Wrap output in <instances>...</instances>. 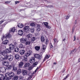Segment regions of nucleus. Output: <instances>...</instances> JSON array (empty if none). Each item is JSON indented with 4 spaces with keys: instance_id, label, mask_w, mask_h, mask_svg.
Wrapping results in <instances>:
<instances>
[{
    "instance_id": "nucleus-55",
    "label": "nucleus",
    "mask_w": 80,
    "mask_h": 80,
    "mask_svg": "<svg viewBox=\"0 0 80 80\" xmlns=\"http://www.w3.org/2000/svg\"><path fill=\"white\" fill-rule=\"evenodd\" d=\"M74 40H73V41H75V39H76V37H75V36H74Z\"/></svg>"
},
{
    "instance_id": "nucleus-28",
    "label": "nucleus",
    "mask_w": 80,
    "mask_h": 80,
    "mask_svg": "<svg viewBox=\"0 0 80 80\" xmlns=\"http://www.w3.org/2000/svg\"><path fill=\"white\" fill-rule=\"evenodd\" d=\"M50 56V55H47L45 57L44 61H45V60H46V59H48V58H49Z\"/></svg>"
},
{
    "instance_id": "nucleus-40",
    "label": "nucleus",
    "mask_w": 80,
    "mask_h": 80,
    "mask_svg": "<svg viewBox=\"0 0 80 80\" xmlns=\"http://www.w3.org/2000/svg\"><path fill=\"white\" fill-rule=\"evenodd\" d=\"M48 43V40L47 39H46V41L45 42V43L46 45H47V43Z\"/></svg>"
},
{
    "instance_id": "nucleus-17",
    "label": "nucleus",
    "mask_w": 80,
    "mask_h": 80,
    "mask_svg": "<svg viewBox=\"0 0 80 80\" xmlns=\"http://www.w3.org/2000/svg\"><path fill=\"white\" fill-rule=\"evenodd\" d=\"M23 33V32L22 30H19L18 31V34L19 35H22Z\"/></svg>"
},
{
    "instance_id": "nucleus-37",
    "label": "nucleus",
    "mask_w": 80,
    "mask_h": 80,
    "mask_svg": "<svg viewBox=\"0 0 80 80\" xmlns=\"http://www.w3.org/2000/svg\"><path fill=\"white\" fill-rule=\"evenodd\" d=\"M23 44H20L19 45V47L20 48H23Z\"/></svg>"
},
{
    "instance_id": "nucleus-18",
    "label": "nucleus",
    "mask_w": 80,
    "mask_h": 80,
    "mask_svg": "<svg viewBox=\"0 0 80 80\" xmlns=\"http://www.w3.org/2000/svg\"><path fill=\"white\" fill-rule=\"evenodd\" d=\"M12 49H10V48L7 49H6V51L7 52V53H10L12 52Z\"/></svg>"
},
{
    "instance_id": "nucleus-39",
    "label": "nucleus",
    "mask_w": 80,
    "mask_h": 80,
    "mask_svg": "<svg viewBox=\"0 0 80 80\" xmlns=\"http://www.w3.org/2000/svg\"><path fill=\"white\" fill-rule=\"evenodd\" d=\"M35 40H36V38L35 37H33L31 38V40L32 42H33V41H35Z\"/></svg>"
},
{
    "instance_id": "nucleus-1",
    "label": "nucleus",
    "mask_w": 80,
    "mask_h": 80,
    "mask_svg": "<svg viewBox=\"0 0 80 80\" xmlns=\"http://www.w3.org/2000/svg\"><path fill=\"white\" fill-rule=\"evenodd\" d=\"M14 75V73L13 72L6 73V78H6V80H8L11 79V78L13 77Z\"/></svg>"
},
{
    "instance_id": "nucleus-35",
    "label": "nucleus",
    "mask_w": 80,
    "mask_h": 80,
    "mask_svg": "<svg viewBox=\"0 0 80 80\" xmlns=\"http://www.w3.org/2000/svg\"><path fill=\"white\" fill-rule=\"evenodd\" d=\"M33 67H34L33 66H31L28 68L29 70H32L33 69Z\"/></svg>"
},
{
    "instance_id": "nucleus-7",
    "label": "nucleus",
    "mask_w": 80,
    "mask_h": 80,
    "mask_svg": "<svg viewBox=\"0 0 80 80\" xmlns=\"http://www.w3.org/2000/svg\"><path fill=\"white\" fill-rule=\"evenodd\" d=\"M24 65V63L22 62H20L18 64L19 68H22L23 66Z\"/></svg>"
},
{
    "instance_id": "nucleus-63",
    "label": "nucleus",
    "mask_w": 80,
    "mask_h": 80,
    "mask_svg": "<svg viewBox=\"0 0 80 80\" xmlns=\"http://www.w3.org/2000/svg\"><path fill=\"white\" fill-rule=\"evenodd\" d=\"M75 24H76V22H77V21H75Z\"/></svg>"
},
{
    "instance_id": "nucleus-11",
    "label": "nucleus",
    "mask_w": 80,
    "mask_h": 80,
    "mask_svg": "<svg viewBox=\"0 0 80 80\" xmlns=\"http://www.w3.org/2000/svg\"><path fill=\"white\" fill-rule=\"evenodd\" d=\"M44 25H45L47 28H51L50 26H48V22H44Z\"/></svg>"
},
{
    "instance_id": "nucleus-19",
    "label": "nucleus",
    "mask_w": 80,
    "mask_h": 80,
    "mask_svg": "<svg viewBox=\"0 0 80 80\" xmlns=\"http://www.w3.org/2000/svg\"><path fill=\"white\" fill-rule=\"evenodd\" d=\"M3 64L4 65H5V66H8L9 63H8V61H4L3 62Z\"/></svg>"
},
{
    "instance_id": "nucleus-12",
    "label": "nucleus",
    "mask_w": 80,
    "mask_h": 80,
    "mask_svg": "<svg viewBox=\"0 0 80 80\" xmlns=\"http://www.w3.org/2000/svg\"><path fill=\"white\" fill-rule=\"evenodd\" d=\"M35 58H32L30 60L29 62L31 63H33L35 62Z\"/></svg>"
},
{
    "instance_id": "nucleus-6",
    "label": "nucleus",
    "mask_w": 80,
    "mask_h": 80,
    "mask_svg": "<svg viewBox=\"0 0 80 80\" xmlns=\"http://www.w3.org/2000/svg\"><path fill=\"white\" fill-rule=\"evenodd\" d=\"M22 73L23 75L25 76L27 75V73H28V72L26 70H23L22 71Z\"/></svg>"
},
{
    "instance_id": "nucleus-22",
    "label": "nucleus",
    "mask_w": 80,
    "mask_h": 80,
    "mask_svg": "<svg viewBox=\"0 0 80 80\" xmlns=\"http://www.w3.org/2000/svg\"><path fill=\"white\" fill-rule=\"evenodd\" d=\"M19 52L21 55H23L25 53V50H21L19 51Z\"/></svg>"
},
{
    "instance_id": "nucleus-62",
    "label": "nucleus",
    "mask_w": 80,
    "mask_h": 80,
    "mask_svg": "<svg viewBox=\"0 0 80 80\" xmlns=\"http://www.w3.org/2000/svg\"><path fill=\"white\" fill-rule=\"evenodd\" d=\"M65 38L63 39V40H62V41H65Z\"/></svg>"
},
{
    "instance_id": "nucleus-9",
    "label": "nucleus",
    "mask_w": 80,
    "mask_h": 80,
    "mask_svg": "<svg viewBox=\"0 0 80 80\" xmlns=\"http://www.w3.org/2000/svg\"><path fill=\"white\" fill-rule=\"evenodd\" d=\"M34 58L40 60L42 58V57L38 54H35L34 55Z\"/></svg>"
},
{
    "instance_id": "nucleus-58",
    "label": "nucleus",
    "mask_w": 80,
    "mask_h": 80,
    "mask_svg": "<svg viewBox=\"0 0 80 80\" xmlns=\"http://www.w3.org/2000/svg\"><path fill=\"white\" fill-rule=\"evenodd\" d=\"M2 51H0V54H1V53L2 54Z\"/></svg>"
},
{
    "instance_id": "nucleus-13",
    "label": "nucleus",
    "mask_w": 80,
    "mask_h": 80,
    "mask_svg": "<svg viewBox=\"0 0 80 80\" xmlns=\"http://www.w3.org/2000/svg\"><path fill=\"white\" fill-rule=\"evenodd\" d=\"M32 53V51L30 50H29L26 53L27 55L28 56H30L31 55Z\"/></svg>"
},
{
    "instance_id": "nucleus-48",
    "label": "nucleus",
    "mask_w": 80,
    "mask_h": 80,
    "mask_svg": "<svg viewBox=\"0 0 80 80\" xmlns=\"http://www.w3.org/2000/svg\"><path fill=\"white\" fill-rule=\"evenodd\" d=\"M50 48H53V46L52 45V43H50Z\"/></svg>"
},
{
    "instance_id": "nucleus-24",
    "label": "nucleus",
    "mask_w": 80,
    "mask_h": 80,
    "mask_svg": "<svg viewBox=\"0 0 80 80\" xmlns=\"http://www.w3.org/2000/svg\"><path fill=\"white\" fill-rule=\"evenodd\" d=\"M10 32H14L15 31V28L13 27L11 28L10 29Z\"/></svg>"
},
{
    "instance_id": "nucleus-45",
    "label": "nucleus",
    "mask_w": 80,
    "mask_h": 80,
    "mask_svg": "<svg viewBox=\"0 0 80 80\" xmlns=\"http://www.w3.org/2000/svg\"><path fill=\"white\" fill-rule=\"evenodd\" d=\"M30 26H32V27H35V25L34 23H31L30 24Z\"/></svg>"
},
{
    "instance_id": "nucleus-56",
    "label": "nucleus",
    "mask_w": 80,
    "mask_h": 80,
    "mask_svg": "<svg viewBox=\"0 0 80 80\" xmlns=\"http://www.w3.org/2000/svg\"><path fill=\"white\" fill-rule=\"evenodd\" d=\"M38 67L36 69V70H35V73L37 72V70H38Z\"/></svg>"
},
{
    "instance_id": "nucleus-57",
    "label": "nucleus",
    "mask_w": 80,
    "mask_h": 80,
    "mask_svg": "<svg viewBox=\"0 0 80 80\" xmlns=\"http://www.w3.org/2000/svg\"><path fill=\"white\" fill-rule=\"evenodd\" d=\"M3 21H1L0 22V24H2V23H3Z\"/></svg>"
},
{
    "instance_id": "nucleus-46",
    "label": "nucleus",
    "mask_w": 80,
    "mask_h": 80,
    "mask_svg": "<svg viewBox=\"0 0 80 80\" xmlns=\"http://www.w3.org/2000/svg\"><path fill=\"white\" fill-rule=\"evenodd\" d=\"M43 48H42V49L43 50H45L46 49V46H42Z\"/></svg>"
},
{
    "instance_id": "nucleus-53",
    "label": "nucleus",
    "mask_w": 80,
    "mask_h": 80,
    "mask_svg": "<svg viewBox=\"0 0 80 80\" xmlns=\"http://www.w3.org/2000/svg\"><path fill=\"white\" fill-rule=\"evenodd\" d=\"M75 49L73 50L72 51H71V52H70V54H71L72 52H75Z\"/></svg>"
},
{
    "instance_id": "nucleus-32",
    "label": "nucleus",
    "mask_w": 80,
    "mask_h": 80,
    "mask_svg": "<svg viewBox=\"0 0 80 80\" xmlns=\"http://www.w3.org/2000/svg\"><path fill=\"white\" fill-rule=\"evenodd\" d=\"M13 70H14V71H16L17 70V67H15V66H13Z\"/></svg>"
},
{
    "instance_id": "nucleus-27",
    "label": "nucleus",
    "mask_w": 80,
    "mask_h": 80,
    "mask_svg": "<svg viewBox=\"0 0 80 80\" xmlns=\"http://www.w3.org/2000/svg\"><path fill=\"white\" fill-rule=\"evenodd\" d=\"M12 67L13 66H11V65H9L7 69L8 70H10L12 68Z\"/></svg>"
},
{
    "instance_id": "nucleus-44",
    "label": "nucleus",
    "mask_w": 80,
    "mask_h": 80,
    "mask_svg": "<svg viewBox=\"0 0 80 80\" xmlns=\"http://www.w3.org/2000/svg\"><path fill=\"white\" fill-rule=\"evenodd\" d=\"M30 42H26V45H30Z\"/></svg>"
},
{
    "instance_id": "nucleus-14",
    "label": "nucleus",
    "mask_w": 80,
    "mask_h": 80,
    "mask_svg": "<svg viewBox=\"0 0 80 80\" xmlns=\"http://www.w3.org/2000/svg\"><path fill=\"white\" fill-rule=\"evenodd\" d=\"M20 42L21 43H25V42H27V39L24 38H22L20 39Z\"/></svg>"
},
{
    "instance_id": "nucleus-51",
    "label": "nucleus",
    "mask_w": 80,
    "mask_h": 80,
    "mask_svg": "<svg viewBox=\"0 0 80 80\" xmlns=\"http://www.w3.org/2000/svg\"><path fill=\"white\" fill-rule=\"evenodd\" d=\"M19 78L20 80H21V79L22 80V79H23V77H22V76H20Z\"/></svg>"
},
{
    "instance_id": "nucleus-38",
    "label": "nucleus",
    "mask_w": 80,
    "mask_h": 80,
    "mask_svg": "<svg viewBox=\"0 0 80 80\" xmlns=\"http://www.w3.org/2000/svg\"><path fill=\"white\" fill-rule=\"evenodd\" d=\"M38 64V62H36L34 63L33 64V65H32V66L34 67H35V65H37Z\"/></svg>"
},
{
    "instance_id": "nucleus-10",
    "label": "nucleus",
    "mask_w": 80,
    "mask_h": 80,
    "mask_svg": "<svg viewBox=\"0 0 80 80\" xmlns=\"http://www.w3.org/2000/svg\"><path fill=\"white\" fill-rule=\"evenodd\" d=\"M2 55H3L5 59L6 58V57L8 55H7V53L5 51H3L2 53Z\"/></svg>"
},
{
    "instance_id": "nucleus-43",
    "label": "nucleus",
    "mask_w": 80,
    "mask_h": 80,
    "mask_svg": "<svg viewBox=\"0 0 80 80\" xmlns=\"http://www.w3.org/2000/svg\"><path fill=\"white\" fill-rule=\"evenodd\" d=\"M70 17V16L68 15L67 16H65V19H66V20H68V18H69V17Z\"/></svg>"
},
{
    "instance_id": "nucleus-42",
    "label": "nucleus",
    "mask_w": 80,
    "mask_h": 80,
    "mask_svg": "<svg viewBox=\"0 0 80 80\" xmlns=\"http://www.w3.org/2000/svg\"><path fill=\"white\" fill-rule=\"evenodd\" d=\"M47 8H51V7H53L52 5H49L46 6Z\"/></svg>"
},
{
    "instance_id": "nucleus-8",
    "label": "nucleus",
    "mask_w": 80,
    "mask_h": 80,
    "mask_svg": "<svg viewBox=\"0 0 80 80\" xmlns=\"http://www.w3.org/2000/svg\"><path fill=\"white\" fill-rule=\"evenodd\" d=\"M6 70H7V68L5 67H2L0 68V70L3 72H6Z\"/></svg>"
},
{
    "instance_id": "nucleus-59",
    "label": "nucleus",
    "mask_w": 80,
    "mask_h": 80,
    "mask_svg": "<svg viewBox=\"0 0 80 80\" xmlns=\"http://www.w3.org/2000/svg\"><path fill=\"white\" fill-rule=\"evenodd\" d=\"M78 62H80V58H79L78 60Z\"/></svg>"
},
{
    "instance_id": "nucleus-47",
    "label": "nucleus",
    "mask_w": 80,
    "mask_h": 80,
    "mask_svg": "<svg viewBox=\"0 0 80 80\" xmlns=\"http://www.w3.org/2000/svg\"><path fill=\"white\" fill-rule=\"evenodd\" d=\"M5 3L7 4H9L10 3V1H6L5 2Z\"/></svg>"
},
{
    "instance_id": "nucleus-5",
    "label": "nucleus",
    "mask_w": 80,
    "mask_h": 80,
    "mask_svg": "<svg viewBox=\"0 0 80 80\" xmlns=\"http://www.w3.org/2000/svg\"><path fill=\"white\" fill-rule=\"evenodd\" d=\"M9 48L12 50H13L15 48V46L12 44H9Z\"/></svg>"
},
{
    "instance_id": "nucleus-15",
    "label": "nucleus",
    "mask_w": 80,
    "mask_h": 80,
    "mask_svg": "<svg viewBox=\"0 0 80 80\" xmlns=\"http://www.w3.org/2000/svg\"><path fill=\"white\" fill-rule=\"evenodd\" d=\"M41 30V27H40V26L38 24L37 25V32H40Z\"/></svg>"
},
{
    "instance_id": "nucleus-25",
    "label": "nucleus",
    "mask_w": 80,
    "mask_h": 80,
    "mask_svg": "<svg viewBox=\"0 0 80 80\" xmlns=\"http://www.w3.org/2000/svg\"><path fill=\"white\" fill-rule=\"evenodd\" d=\"M8 41L7 40H6L5 41H3L2 43L4 44V45H7V43H8Z\"/></svg>"
},
{
    "instance_id": "nucleus-61",
    "label": "nucleus",
    "mask_w": 80,
    "mask_h": 80,
    "mask_svg": "<svg viewBox=\"0 0 80 80\" xmlns=\"http://www.w3.org/2000/svg\"><path fill=\"white\" fill-rule=\"evenodd\" d=\"M46 2H47V3H50V2L48 1H46Z\"/></svg>"
},
{
    "instance_id": "nucleus-54",
    "label": "nucleus",
    "mask_w": 80,
    "mask_h": 80,
    "mask_svg": "<svg viewBox=\"0 0 80 80\" xmlns=\"http://www.w3.org/2000/svg\"><path fill=\"white\" fill-rule=\"evenodd\" d=\"M32 77L31 76H30L28 78V80H30L32 78Z\"/></svg>"
},
{
    "instance_id": "nucleus-4",
    "label": "nucleus",
    "mask_w": 80,
    "mask_h": 80,
    "mask_svg": "<svg viewBox=\"0 0 80 80\" xmlns=\"http://www.w3.org/2000/svg\"><path fill=\"white\" fill-rule=\"evenodd\" d=\"M24 31V32H28L30 30V27L28 26H26L23 28Z\"/></svg>"
},
{
    "instance_id": "nucleus-41",
    "label": "nucleus",
    "mask_w": 80,
    "mask_h": 80,
    "mask_svg": "<svg viewBox=\"0 0 80 80\" xmlns=\"http://www.w3.org/2000/svg\"><path fill=\"white\" fill-rule=\"evenodd\" d=\"M5 59V58H4L3 57H1V58H0V60L1 61H3V60H4Z\"/></svg>"
},
{
    "instance_id": "nucleus-31",
    "label": "nucleus",
    "mask_w": 80,
    "mask_h": 80,
    "mask_svg": "<svg viewBox=\"0 0 80 80\" xmlns=\"http://www.w3.org/2000/svg\"><path fill=\"white\" fill-rule=\"evenodd\" d=\"M18 76H15L14 78H13V80H18Z\"/></svg>"
},
{
    "instance_id": "nucleus-20",
    "label": "nucleus",
    "mask_w": 80,
    "mask_h": 80,
    "mask_svg": "<svg viewBox=\"0 0 80 80\" xmlns=\"http://www.w3.org/2000/svg\"><path fill=\"white\" fill-rule=\"evenodd\" d=\"M18 26L19 28H20L23 27V24H22V23H19L18 24Z\"/></svg>"
},
{
    "instance_id": "nucleus-49",
    "label": "nucleus",
    "mask_w": 80,
    "mask_h": 80,
    "mask_svg": "<svg viewBox=\"0 0 80 80\" xmlns=\"http://www.w3.org/2000/svg\"><path fill=\"white\" fill-rule=\"evenodd\" d=\"M68 76H69V75L68 74L66 76V77L63 80H65V79H66V78H68Z\"/></svg>"
},
{
    "instance_id": "nucleus-29",
    "label": "nucleus",
    "mask_w": 80,
    "mask_h": 80,
    "mask_svg": "<svg viewBox=\"0 0 80 80\" xmlns=\"http://www.w3.org/2000/svg\"><path fill=\"white\" fill-rule=\"evenodd\" d=\"M27 37L29 38H32V35L30 33H29L27 35Z\"/></svg>"
},
{
    "instance_id": "nucleus-52",
    "label": "nucleus",
    "mask_w": 80,
    "mask_h": 80,
    "mask_svg": "<svg viewBox=\"0 0 80 80\" xmlns=\"http://www.w3.org/2000/svg\"><path fill=\"white\" fill-rule=\"evenodd\" d=\"M20 2L19 1H15V4L16 5V4H17V3H19Z\"/></svg>"
},
{
    "instance_id": "nucleus-3",
    "label": "nucleus",
    "mask_w": 80,
    "mask_h": 80,
    "mask_svg": "<svg viewBox=\"0 0 80 80\" xmlns=\"http://www.w3.org/2000/svg\"><path fill=\"white\" fill-rule=\"evenodd\" d=\"M5 59H8L9 61H12L13 59V56L10 55H8L6 56Z\"/></svg>"
},
{
    "instance_id": "nucleus-64",
    "label": "nucleus",
    "mask_w": 80,
    "mask_h": 80,
    "mask_svg": "<svg viewBox=\"0 0 80 80\" xmlns=\"http://www.w3.org/2000/svg\"><path fill=\"white\" fill-rule=\"evenodd\" d=\"M74 28H73L72 29L73 30H74Z\"/></svg>"
},
{
    "instance_id": "nucleus-33",
    "label": "nucleus",
    "mask_w": 80,
    "mask_h": 80,
    "mask_svg": "<svg viewBox=\"0 0 80 80\" xmlns=\"http://www.w3.org/2000/svg\"><path fill=\"white\" fill-rule=\"evenodd\" d=\"M14 51L15 52H18V51H19V49L18 48H16L15 49Z\"/></svg>"
},
{
    "instance_id": "nucleus-16",
    "label": "nucleus",
    "mask_w": 80,
    "mask_h": 80,
    "mask_svg": "<svg viewBox=\"0 0 80 80\" xmlns=\"http://www.w3.org/2000/svg\"><path fill=\"white\" fill-rule=\"evenodd\" d=\"M14 57L16 60H18L19 59V57H20V56L18 54H16L15 55Z\"/></svg>"
},
{
    "instance_id": "nucleus-21",
    "label": "nucleus",
    "mask_w": 80,
    "mask_h": 80,
    "mask_svg": "<svg viewBox=\"0 0 80 80\" xmlns=\"http://www.w3.org/2000/svg\"><path fill=\"white\" fill-rule=\"evenodd\" d=\"M27 54H25L24 55V57L25 58V62H27V57H28Z\"/></svg>"
},
{
    "instance_id": "nucleus-36",
    "label": "nucleus",
    "mask_w": 80,
    "mask_h": 80,
    "mask_svg": "<svg viewBox=\"0 0 80 80\" xmlns=\"http://www.w3.org/2000/svg\"><path fill=\"white\" fill-rule=\"evenodd\" d=\"M34 28H31L30 30V32H31L32 33H33L34 32Z\"/></svg>"
},
{
    "instance_id": "nucleus-34",
    "label": "nucleus",
    "mask_w": 80,
    "mask_h": 80,
    "mask_svg": "<svg viewBox=\"0 0 80 80\" xmlns=\"http://www.w3.org/2000/svg\"><path fill=\"white\" fill-rule=\"evenodd\" d=\"M35 49L36 50L38 51V50H39V49H40V47L38 46H36L35 47Z\"/></svg>"
},
{
    "instance_id": "nucleus-2",
    "label": "nucleus",
    "mask_w": 80,
    "mask_h": 80,
    "mask_svg": "<svg viewBox=\"0 0 80 80\" xmlns=\"http://www.w3.org/2000/svg\"><path fill=\"white\" fill-rule=\"evenodd\" d=\"M11 37H12V35L10 34V33H8L7 34H6L4 36L2 37V38H1V39L2 41H3V39L4 38H6L7 39V38H11Z\"/></svg>"
},
{
    "instance_id": "nucleus-23",
    "label": "nucleus",
    "mask_w": 80,
    "mask_h": 80,
    "mask_svg": "<svg viewBox=\"0 0 80 80\" xmlns=\"http://www.w3.org/2000/svg\"><path fill=\"white\" fill-rule=\"evenodd\" d=\"M30 65V63H26L25 65L24 66V68H25L26 67H29Z\"/></svg>"
},
{
    "instance_id": "nucleus-30",
    "label": "nucleus",
    "mask_w": 80,
    "mask_h": 80,
    "mask_svg": "<svg viewBox=\"0 0 80 80\" xmlns=\"http://www.w3.org/2000/svg\"><path fill=\"white\" fill-rule=\"evenodd\" d=\"M41 40L42 42H44V41H45V38L43 36H41Z\"/></svg>"
},
{
    "instance_id": "nucleus-26",
    "label": "nucleus",
    "mask_w": 80,
    "mask_h": 80,
    "mask_svg": "<svg viewBox=\"0 0 80 80\" xmlns=\"http://www.w3.org/2000/svg\"><path fill=\"white\" fill-rule=\"evenodd\" d=\"M22 70H21V69H19L17 71V74H18V75H20V73H22Z\"/></svg>"
},
{
    "instance_id": "nucleus-50",
    "label": "nucleus",
    "mask_w": 80,
    "mask_h": 80,
    "mask_svg": "<svg viewBox=\"0 0 80 80\" xmlns=\"http://www.w3.org/2000/svg\"><path fill=\"white\" fill-rule=\"evenodd\" d=\"M54 42H55V43H56L57 42H58V41L56 39H54Z\"/></svg>"
},
{
    "instance_id": "nucleus-60",
    "label": "nucleus",
    "mask_w": 80,
    "mask_h": 80,
    "mask_svg": "<svg viewBox=\"0 0 80 80\" xmlns=\"http://www.w3.org/2000/svg\"><path fill=\"white\" fill-rule=\"evenodd\" d=\"M53 64H54V65H56V64H57V62H54Z\"/></svg>"
}]
</instances>
